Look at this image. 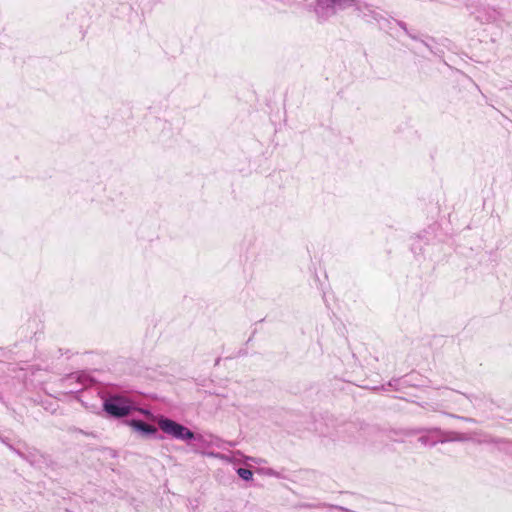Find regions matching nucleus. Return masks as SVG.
Here are the masks:
<instances>
[{"mask_svg": "<svg viewBox=\"0 0 512 512\" xmlns=\"http://www.w3.org/2000/svg\"><path fill=\"white\" fill-rule=\"evenodd\" d=\"M141 412H142L143 414H145V415H148V414H149V412H148V411H146V410H141Z\"/></svg>", "mask_w": 512, "mask_h": 512, "instance_id": "f8f14e48", "label": "nucleus"}, {"mask_svg": "<svg viewBox=\"0 0 512 512\" xmlns=\"http://www.w3.org/2000/svg\"><path fill=\"white\" fill-rule=\"evenodd\" d=\"M353 8H355L359 12V16H361L362 19L367 23H376L381 28L386 27V24L388 23V18L379 9L366 3H360L357 0L356 6H354Z\"/></svg>", "mask_w": 512, "mask_h": 512, "instance_id": "20e7f679", "label": "nucleus"}, {"mask_svg": "<svg viewBox=\"0 0 512 512\" xmlns=\"http://www.w3.org/2000/svg\"><path fill=\"white\" fill-rule=\"evenodd\" d=\"M237 474L240 478H242L243 480L245 481H249V480H252L253 478V473L251 470L249 469H245V468H239L237 470Z\"/></svg>", "mask_w": 512, "mask_h": 512, "instance_id": "6e6552de", "label": "nucleus"}, {"mask_svg": "<svg viewBox=\"0 0 512 512\" xmlns=\"http://www.w3.org/2000/svg\"><path fill=\"white\" fill-rule=\"evenodd\" d=\"M209 456L211 457H215V458H218V459H221V460H228V457L223 455V454H220V453H209L208 454Z\"/></svg>", "mask_w": 512, "mask_h": 512, "instance_id": "9d476101", "label": "nucleus"}, {"mask_svg": "<svg viewBox=\"0 0 512 512\" xmlns=\"http://www.w3.org/2000/svg\"><path fill=\"white\" fill-rule=\"evenodd\" d=\"M103 409L110 416L120 418L130 414V412L135 409V406L128 398L114 395L104 401Z\"/></svg>", "mask_w": 512, "mask_h": 512, "instance_id": "f03ea898", "label": "nucleus"}, {"mask_svg": "<svg viewBox=\"0 0 512 512\" xmlns=\"http://www.w3.org/2000/svg\"><path fill=\"white\" fill-rule=\"evenodd\" d=\"M356 6V0H316L314 11L321 21L336 15L338 11Z\"/></svg>", "mask_w": 512, "mask_h": 512, "instance_id": "f257e3e1", "label": "nucleus"}, {"mask_svg": "<svg viewBox=\"0 0 512 512\" xmlns=\"http://www.w3.org/2000/svg\"><path fill=\"white\" fill-rule=\"evenodd\" d=\"M444 394H445V396H446L447 398H449V399H455L456 397H458V396H459V394H458V393H456V392H454V391H451V390H446V391L444 392Z\"/></svg>", "mask_w": 512, "mask_h": 512, "instance_id": "1a4fd4ad", "label": "nucleus"}, {"mask_svg": "<svg viewBox=\"0 0 512 512\" xmlns=\"http://www.w3.org/2000/svg\"><path fill=\"white\" fill-rule=\"evenodd\" d=\"M159 428L167 435L182 441H188L194 438V433L187 427L179 424L169 418L160 417L157 420Z\"/></svg>", "mask_w": 512, "mask_h": 512, "instance_id": "7ed1b4c3", "label": "nucleus"}, {"mask_svg": "<svg viewBox=\"0 0 512 512\" xmlns=\"http://www.w3.org/2000/svg\"><path fill=\"white\" fill-rule=\"evenodd\" d=\"M472 440V437L468 434L458 433V432H450L446 434V437L441 440V442L445 441H457V442H466Z\"/></svg>", "mask_w": 512, "mask_h": 512, "instance_id": "0eeeda50", "label": "nucleus"}, {"mask_svg": "<svg viewBox=\"0 0 512 512\" xmlns=\"http://www.w3.org/2000/svg\"><path fill=\"white\" fill-rule=\"evenodd\" d=\"M127 424L135 431L140 432L143 435H153L157 431L154 426L146 424L140 420H130L127 421Z\"/></svg>", "mask_w": 512, "mask_h": 512, "instance_id": "39448f33", "label": "nucleus"}, {"mask_svg": "<svg viewBox=\"0 0 512 512\" xmlns=\"http://www.w3.org/2000/svg\"><path fill=\"white\" fill-rule=\"evenodd\" d=\"M247 460H249V461H253V462H255V463L257 462L255 458H251V457L247 458Z\"/></svg>", "mask_w": 512, "mask_h": 512, "instance_id": "9b49d317", "label": "nucleus"}, {"mask_svg": "<svg viewBox=\"0 0 512 512\" xmlns=\"http://www.w3.org/2000/svg\"><path fill=\"white\" fill-rule=\"evenodd\" d=\"M499 15L498 11L491 9L487 13H484V11H478L477 18L482 22L490 23L496 21Z\"/></svg>", "mask_w": 512, "mask_h": 512, "instance_id": "423d86ee", "label": "nucleus"}]
</instances>
